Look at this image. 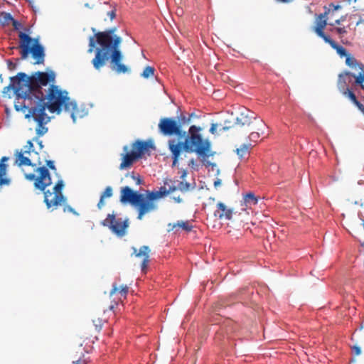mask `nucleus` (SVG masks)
I'll return each instance as SVG.
<instances>
[{"label": "nucleus", "mask_w": 364, "mask_h": 364, "mask_svg": "<svg viewBox=\"0 0 364 364\" xmlns=\"http://www.w3.org/2000/svg\"><path fill=\"white\" fill-rule=\"evenodd\" d=\"M105 205V203L104 202V198H102V197H100V200H99V202H98V203L97 205V208L99 209H102V208L104 207Z\"/></svg>", "instance_id": "obj_58"}, {"label": "nucleus", "mask_w": 364, "mask_h": 364, "mask_svg": "<svg viewBox=\"0 0 364 364\" xmlns=\"http://www.w3.org/2000/svg\"><path fill=\"white\" fill-rule=\"evenodd\" d=\"M43 99L45 104L48 105V111L51 113L60 114L63 109L70 112L77 109V102L68 96V92L61 90L59 86L51 84L46 96L40 97Z\"/></svg>", "instance_id": "obj_3"}, {"label": "nucleus", "mask_w": 364, "mask_h": 364, "mask_svg": "<svg viewBox=\"0 0 364 364\" xmlns=\"http://www.w3.org/2000/svg\"><path fill=\"white\" fill-rule=\"evenodd\" d=\"M243 200L246 205H256L258 203V198L251 192L245 194Z\"/></svg>", "instance_id": "obj_31"}, {"label": "nucleus", "mask_w": 364, "mask_h": 364, "mask_svg": "<svg viewBox=\"0 0 364 364\" xmlns=\"http://www.w3.org/2000/svg\"><path fill=\"white\" fill-rule=\"evenodd\" d=\"M117 291V287H116L115 284L113 285V288L110 291V295H113L116 291Z\"/></svg>", "instance_id": "obj_63"}, {"label": "nucleus", "mask_w": 364, "mask_h": 364, "mask_svg": "<svg viewBox=\"0 0 364 364\" xmlns=\"http://www.w3.org/2000/svg\"><path fill=\"white\" fill-rule=\"evenodd\" d=\"M64 186H65V184H64L63 181L62 179L58 180V182L55 183V185L53 187L54 195L56 193H62Z\"/></svg>", "instance_id": "obj_40"}, {"label": "nucleus", "mask_w": 364, "mask_h": 364, "mask_svg": "<svg viewBox=\"0 0 364 364\" xmlns=\"http://www.w3.org/2000/svg\"><path fill=\"white\" fill-rule=\"evenodd\" d=\"M29 77L33 86V93L36 94L37 91H41L43 87L46 86L49 82H55V73L53 70L46 73L37 71L29 76Z\"/></svg>", "instance_id": "obj_9"}, {"label": "nucleus", "mask_w": 364, "mask_h": 364, "mask_svg": "<svg viewBox=\"0 0 364 364\" xmlns=\"http://www.w3.org/2000/svg\"><path fill=\"white\" fill-rule=\"evenodd\" d=\"M200 130V127H196V125H192L189 128V135L188 136H197V135H200V134H198V131Z\"/></svg>", "instance_id": "obj_46"}, {"label": "nucleus", "mask_w": 364, "mask_h": 364, "mask_svg": "<svg viewBox=\"0 0 364 364\" xmlns=\"http://www.w3.org/2000/svg\"><path fill=\"white\" fill-rule=\"evenodd\" d=\"M32 95L33 100H36V104L34 107H30L32 101H29V103L27 105L26 102L18 104V102H15L14 109L17 112H23L25 114L26 119H30L33 118L36 122L48 124L50 120V117L46 114V110H48L49 107L45 104L43 99L39 98L38 94L32 92Z\"/></svg>", "instance_id": "obj_4"}, {"label": "nucleus", "mask_w": 364, "mask_h": 364, "mask_svg": "<svg viewBox=\"0 0 364 364\" xmlns=\"http://www.w3.org/2000/svg\"><path fill=\"white\" fill-rule=\"evenodd\" d=\"M116 28H112L109 30H107L103 32H97L95 33V37L97 38V41H99V39H102V41H107L109 38H111V36H113L114 33L116 31Z\"/></svg>", "instance_id": "obj_27"}, {"label": "nucleus", "mask_w": 364, "mask_h": 364, "mask_svg": "<svg viewBox=\"0 0 364 364\" xmlns=\"http://www.w3.org/2000/svg\"><path fill=\"white\" fill-rule=\"evenodd\" d=\"M215 154L216 152L211 150L210 141L206 139V169L208 173V180L213 183L215 188L217 189L221 186L222 181L218 178L220 171L218 163L213 159Z\"/></svg>", "instance_id": "obj_7"}, {"label": "nucleus", "mask_w": 364, "mask_h": 364, "mask_svg": "<svg viewBox=\"0 0 364 364\" xmlns=\"http://www.w3.org/2000/svg\"><path fill=\"white\" fill-rule=\"evenodd\" d=\"M179 122L173 117L161 118L158 124L159 132L164 136H173Z\"/></svg>", "instance_id": "obj_16"}, {"label": "nucleus", "mask_w": 364, "mask_h": 364, "mask_svg": "<svg viewBox=\"0 0 364 364\" xmlns=\"http://www.w3.org/2000/svg\"><path fill=\"white\" fill-rule=\"evenodd\" d=\"M132 249L133 251L132 256H135L136 257H144L141 264V269L142 272H145L149 262V252L151 251L149 247L147 245H143L139 250L135 247H132Z\"/></svg>", "instance_id": "obj_20"}, {"label": "nucleus", "mask_w": 364, "mask_h": 364, "mask_svg": "<svg viewBox=\"0 0 364 364\" xmlns=\"http://www.w3.org/2000/svg\"><path fill=\"white\" fill-rule=\"evenodd\" d=\"M23 154L24 153H23L22 151H21L18 154V155H17L18 159L16 160V163H18V165L19 166H32V167L36 166V164L33 163L28 157L23 156Z\"/></svg>", "instance_id": "obj_26"}, {"label": "nucleus", "mask_w": 364, "mask_h": 364, "mask_svg": "<svg viewBox=\"0 0 364 364\" xmlns=\"http://www.w3.org/2000/svg\"><path fill=\"white\" fill-rule=\"evenodd\" d=\"M44 193V203H46L48 208H50L52 207L53 202V192H50L49 190L42 191Z\"/></svg>", "instance_id": "obj_34"}, {"label": "nucleus", "mask_w": 364, "mask_h": 364, "mask_svg": "<svg viewBox=\"0 0 364 364\" xmlns=\"http://www.w3.org/2000/svg\"><path fill=\"white\" fill-rule=\"evenodd\" d=\"M182 127H181V123H179L178 125V128H177V131L174 134V135H176L178 136L179 138H183L184 137L185 139L186 138V136H188L187 135V133L186 131H183L182 130Z\"/></svg>", "instance_id": "obj_45"}, {"label": "nucleus", "mask_w": 364, "mask_h": 364, "mask_svg": "<svg viewBox=\"0 0 364 364\" xmlns=\"http://www.w3.org/2000/svg\"><path fill=\"white\" fill-rule=\"evenodd\" d=\"M36 123H37V127L36 129V134L38 136H42L44 134H46L48 131V127H46L45 126L46 124V123H40V122H36Z\"/></svg>", "instance_id": "obj_35"}, {"label": "nucleus", "mask_w": 364, "mask_h": 364, "mask_svg": "<svg viewBox=\"0 0 364 364\" xmlns=\"http://www.w3.org/2000/svg\"><path fill=\"white\" fill-rule=\"evenodd\" d=\"M179 123H181V127L184 124H189L191 123L190 118L186 117L185 115L181 114L177 121Z\"/></svg>", "instance_id": "obj_47"}, {"label": "nucleus", "mask_w": 364, "mask_h": 364, "mask_svg": "<svg viewBox=\"0 0 364 364\" xmlns=\"http://www.w3.org/2000/svg\"><path fill=\"white\" fill-rule=\"evenodd\" d=\"M252 149V144H242L240 148L236 149V153L238 155L240 159L245 158L250 152V150Z\"/></svg>", "instance_id": "obj_29"}, {"label": "nucleus", "mask_w": 364, "mask_h": 364, "mask_svg": "<svg viewBox=\"0 0 364 364\" xmlns=\"http://www.w3.org/2000/svg\"><path fill=\"white\" fill-rule=\"evenodd\" d=\"M123 151L124 152L121 154L122 163L119 166L120 170L131 167L134 162L140 159L138 157L134 149H132V151H129V146L127 145L124 146Z\"/></svg>", "instance_id": "obj_18"}, {"label": "nucleus", "mask_w": 364, "mask_h": 364, "mask_svg": "<svg viewBox=\"0 0 364 364\" xmlns=\"http://www.w3.org/2000/svg\"><path fill=\"white\" fill-rule=\"evenodd\" d=\"M346 64L355 70H364V65L359 63L352 55L348 54L346 57Z\"/></svg>", "instance_id": "obj_24"}, {"label": "nucleus", "mask_w": 364, "mask_h": 364, "mask_svg": "<svg viewBox=\"0 0 364 364\" xmlns=\"http://www.w3.org/2000/svg\"><path fill=\"white\" fill-rule=\"evenodd\" d=\"M341 21L338 19H336L334 23H328V25L331 26L332 28L334 27L335 25H340Z\"/></svg>", "instance_id": "obj_61"}, {"label": "nucleus", "mask_w": 364, "mask_h": 364, "mask_svg": "<svg viewBox=\"0 0 364 364\" xmlns=\"http://www.w3.org/2000/svg\"><path fill=\"white\" fill-rule=\"evenodd\" d=\"M63 211L72 213L73 215L77 216L79 215V213L74 208H73L70 205L68 204L64 205Z\"/></svg>", "instance_id": "obj_48"}, {"label": "nucleus", "mask_w": 364, "mask_h": 364, "mask_svg": "<svg viewBox=\"0 0 364 364\" xmlns=\"http://www.w3.org/2000/svg\"><path fill=\"white\" fill-rule=\"evenodd\" d=\"M352 350L355 355H358L361 353L360 348L356 346H353Z\"/></svg>", "instance_id": "obj_55"}, {"label": "nucleus", "mask_w": 364, "mask_h": 364, "mask_svg": "<svg viewBox=\"0 0 364 364\" xmlns=\"http://www.w3.org/2000/svg\"><path fill=\"white\" fill-rule=\"evenodd\" d=\"M104 226H107L117 235L122 237L126 233V229L129 227V218L122 220L116 218L114 214H108L105 220L102 222Z\"/></svg>", "instance_id": "obj_11"}, {"label": "nucleus", "mask_w": 364, "mask_h": 364, "mask_svg": "<svg viewBox=\"0 0 364 364\" xmlns=\"http://www.w3.org/2000/svg\"><path fill=\"white\" fill-rule=\"evenodd\" d=\"M20 41L26 42L31 46L33 50L32 57L37 60L36 63H43L45 58V48L43 45L39 43L38 38H31L26 33L21 32L18 35Z\"/></svg>", "instance_id": "obj_10"}, {"label": "nucleus", "mask_w": 364, "mask_h": 364, "mask_svg": "<svg viewBox=\"0 0 364 364\" xmlns=\"http://www.w3.org/2000/svg\"><path fill=\"white\" fill-rule=\"evenodd\" d=\"M354 82L355 85H358V87H360L364 90V70L363 71H359Z\"/></svg>", "instance_id": "obj_38"}, {"label": "nucleus", "mask_w": 364, "mask_h": 364, "mask_svg": "<svg viewBox=\"0 0 364 364\" xmlns=\"http://www.w3.org/2000/svg\"><path fill=\"white\" fill-rule=\"evenodd\" d=\"M357 75L350 72H343L338 75L337 87L339 91L343 93L349 90H355L358 85L354 82Z\"/></svg>", "instance_id": "obj_14"}, {"label": "nucleus", "mask_w": 364, "mask_h": 364, "mask_svg": "<svg viewBox=\"0 0 364 364\" xmlns=\"http://www.w3.org/2000/svg\"><path fill=\"white\" fill-rule=\"evenodd\" d=\"M319 38H322L325 43L329 44L332 48L336 50V53L341 57H346L349 53L347 52L346 49L343 46L338 45L333 41L330 36L327 35L324 31L323 27L321 25L317 27V31H314Z\"/></svg>", "instance_id": "obj_17"}, {"label": "nucleus", "mask_w": 364, "mask_h": 364, "mask_svg": "<svg viewBox=\"0 0 364 364\" xmlns=\"http://www.w3.org/2000/svg\"><path fill=\"white\" fill-rule=\"evenodd\" d=\"M186 175H187L186 171L183 170V173H182V174L181 176V178L184 179L186 178Z\"/></svg>", "instance_id": "obj_64"}, {"label": "nucleus", "mask_w": 364, "mask_h": 364, "mask_svg": "<svg viewBox=\"0 0 364 364\" xmlns=\"http://www.w3.org/2000/svg\"><path fill=\"white\" fill-rule=\"evenodd\" d=\"M20 48L21 49V55L22 59H26L30 53L32 55L33 50L27 43L20 41Z\"/></svg>", "instance_id": "obj_30"}, {"label": "nucleus", "mask_w": 364, "mask_h": 364, "mask_svg": "<svg viewBox=\"0 0 364 364\" xmlns=\"http://www.w3.org/2000/svg\"><path fill=\"white\" fill-rule=\"evenodd\" d=\"M236 123L235 117L225 119L223 124H220V131L226 132L232 130L234 132H238Z\"/></svg>", "instance_id": "obj_23"}, {"label": "nucleus", "mask_w": 364, "mask_h": 364, "mask_svg": "<svg viewBox=\"0 0 364 364\" xmlns=\"http://www.w3.org/2000/svg\"><path fill=\"white\" fill-rule=\"evenodd\" d=\"M39 173L36 182H34L36 189L44 191L46 188L52 184V178L48 168L46 166H39L36 170Z\"/></svg>", "instance_id": "obj_15"}, {"label": "nucleus", "mask_w": 364, "mask_h": 364, "mask_svg": "<svg viewBox=\"0 0 364 364\" xmlns=\"http://www.w3.org/2000/svg\"><path fill=\"white\" fill-rule=\"evenodd\" d=\"M260 136V133L259 132H252L249 135V139L250 141H257Z\"/></svg>", "instance_id": "obj_49"}, {"label": "nucleus", "mask_w": 364, "mask_h": 364, "mask_svg": "<svg viewBox=\"0 0 364 364\" xmlns=\"http://www.w3.org/2000/svg\"><path fill=\"white\" fill-rule=\"evenodd\" d=\"M112 188L111 186H107L106 187V188L105 189V191L102 192V193L101 194L100 197H102V198H110L112 196Z\"/></svg>", "instance_id": "obj_44"}, {"label": "nucleus", "mask_w": 364, "mask_h": 364, "mask_svg": "<svg viewBox=\"0 0 364 364\" xmlns=\"http://www.w3.org/2000/svg\"><path fill=\"white\" fill-rule=\"evenodd\" d=\"M46 166L48 168H50L53 171H56V167L55 166V163L52 160H46Z\"/></svg>", "instance_id": "obj_50"}, {"label": "nucleus", "mask_w": 364, "mask_h": 364, "mask_svg": "<svg viewBox=\"0 0 364 364\" xmlns=\"http://www.w3.org/2000/svg\"><path fill=\"white\" fill-rule=\"evenodd\" d=\"M97 42V38L95 36H90L89 38V49L88 53H92L95 47Z\"/></svg>", "instance_id": "obj_43"}, {"label": "nucleus", "mask_w": 364, "mask_h": 364, "mask_svg": "<svg viewBox=\"0 0 364 364\" xmlns=\"http://www.w3.org/2000/svg\"><path fill=\"white\" fill-rule=\"evenodd\" d=\"M31 152H33L36 154L38 155V152H37V151H36L34 150L33 143L32 142V141L28 140L27 141L26 145L24 146V147H23V153H24V154H31Z\"/></svg>", "instance_id": "obj_39"}, {"label": "nucleus", "mask_w": 364, "mask_h": 364, "mask_svg": "<svg viewBox=\"0 0 364 364\" xmlns=\"http://www.w3.org/2000/svg\"><path fill=\"white\" fill-rule=\"evenodd\" d=\"M111 42L106 44V41L102 39L97 41V44L101 48H97L95 52V57L92 59V63L96 70H100L105 64L107 60L110 59L112 64L111 68L117 73H129L131 69L126 65L122 63L123 55L119 49L122 43V38L114 35L111 36Z\"/></svg>", "instance_id": "obj_1"}, {"label": "nucleus", "mask_w": 364, "mask_h": 364, "mask_svg": "<svg viewBox=\"0 0 364 364\" xmlns=\"http://www.w3.org/2000/svg\"><path fill=\"white\" fill-rule=\"evenodd\" d=\"M190 184L188 183V182H186V183H183V182H180L178 183V189H180L181 191H186L188 188Z\"/></svg>", "instance_id": "obj_51"}, {"label": "nucleus", "mask_w": 364, "mask_h": 364, "mask_svg": "<svg viewBox=\"0 0 364 364\" xmlns=\"http://www.w3.org/2000/svg\"><path fill=\"white\" fill-rule=\"evenodd\" d=\"M154 71H155V69L154 67L146 66L144 68V70H143V72L141 73V77H142L145 79H148L151 76L154 75Z\"/></svg>", "instance_id": "obj_36"}, {"label": "nucleus", "mask_w": 364, "mask_h": 364, "mask_svg": "<svg viewBox=\"0 0 364 364\" xmlns=\"http://www.w3.org/2000/svg\"><path fill=\"white\" fill-rule=\"evenodd\" d=\"M178 189V187L175 186H170L168 189L166 188V191H168V194Z\"/></svg>", "instance_id": "obj_62"}, {"label": "nucleus", "mask_w": 364, "mask_h": 364, "mask_svg": "<svg viewBox=\"0 0 364 364\" xmlns=\"http://www.w3.org/2000/svg\"><path fill=\"white\" fill-rule=\"evenodd\" d=\"M168 194L165 186L159 188V191H147L146 196L144 194V208L145 214L157 210L158 206L154 203V200L164 198Z\"/></svg>", "instance_id": "obj_12"}, {"label": "nucleus", "mask_w": 364, "mask_h": 364, "mask_svg": "<svg viewBox=\"0 0 364 364\" xmlns=\"http://www.w3.org/2000/svg\"><path fill=\"white\" fill-rule=\"evenodd\" d=\"M11 83L3 90V94H6L13 90L16 100L23 99L25 101H33V86L30 82L29 75L20 72L16 75L10 77Z\"/></svg>", "instance_id": "obj_5"}, {"label": "nucleus", "mask_w": 364, "mask_h": 364, "mask_svg": "<svg viewBox=\"0 0 364 364\" xmlns=\"http://www.w3.org/2000/svg\"><path fill=\"white\" fill-rule=\"evenodd\" d=\"M213 215L215 218L220 220H231L232 210L230 208H228L227 206L223 203H218L217 204V209L214 211Z\"/></svg>", "instance_id": "obj_21"}, {"label": "nucleus", "mask_w": 364, "mask_h": 364, "mask_svg": "<svg viewBox=\"0 0 364 364\" xmlns=\"http://www.w3.org/2000/svg\"><path fill=\"white\" fill-rule=\"evenodd\" d=\"M132 148L134 149L135 152L137 154L138 157L140 159H141L149 149L156 150V146L154 141L151 139L146 141L137 139L132 144Z\"/></svg>", "instance_id": "obj_19"}, {"label": "nucleus", "mask_w": 364, "mask_h": 364, "mask_svg": "<svg viewBox=\"0 0 364 364\" xmlns=\"http://www.w3.org/2000/svg\"><path fill=\"white\" fill-rule=\"evenodd\" d=\"M11 23L15 29H18L19 27L21 26V23L14 18V20H12Z\"/></svg>", "instance_id": "obj_56"}, {"label": "nucleus", "mask_w": 364, "mask_h": 364, "mask_svg": "<svg viewBox=\"0 0 364 364\" xmlns=\"http://www.w3.org/2000/svg\"><path fill=\"white\" fill-rule=\"evenodd\" d=\"M24 176L27 180L34 181V182H36L37 176L34 173H25Z\"/></svg>", "instance_id": "obj_52"}, {"label": "nucleus", "mask_w": 364, "mask_h": 364, "mask_svg": "<svg viewBox=\"0 0 364 364\" xmlns=\"http://www.w3.org/2000/svg\"><path fill=\"white\" fill-rule=\"evenodd\" d=\"M67 201V198L65 196L63 195L62 193H56L53 196V202H52V207L53 206H58L60 205L61 203H65Z\"/></svg>", "instance_id": "obj_33"}, {"label": "nucleus", "mask_w": 364, "mask_h": 364, "mask_svg": "<svg viewBox=\"0 0 364 364\" xmlns=\"http://www.w3.org/2000/svg\"><path fill=\"white\" fill-rule=\"evenodd\" d=\"M168 149L173 159L172 166L178 164L179 156L183 151L187 153L196 152L203 164L205 163V140L201 135L186 136L184 141L176 142L175 139L168 141Z\"/></svg>", "instance_id": "obj_2"}, {"label": "nucleus", "mask_w": 364, "mask_h": 364, "mask_svg": "<svg viewBox=\"0 0 364 364\" xmlns=\"http://www.w3.org/2000/svg\"><path fill=\"white\" fill-rule=\"evenodd\" d=\"M135 181L136 185H141L143 183V181L141 179V177L139 174L135 176V178H132Z\"/></svg>", "instance_id": "obj_54"}, {"label": "nucleus", "mask_w": 364, "mask_h": 364, "mask_svg": "<svg viewBox=\"0 0 364 364\" xmlns=\"http://www.w3.org/2000/svg\"><path fill=\"white\" fill-rule=\"evenodd\" d=\"M8 160V157L3 156L0 161V186H9L11 183V179L5 177L6 174L7 165L4 164V162Z\"/></svg>", "instance_id": "obj_22"}, {"label": "nucleus", "mask_w": 364, "mask_h": 364, "mask_svg": "<svg viewBox=\"0 0 364 364\" xmlns=\"http://www.w3.org/2000/svg\"><path fill=\"white\" fill-rule=\"evenodd\" d=\"M168 232L171 230H173L176 228H181L183 230H184L186 232H189L192 229V225H191L188 221H183V220H179L177 223H173V224L169 223L168 225Z\"/></svg>", "instance_id": "obj_25"}, {"label": "nucleus", "mask_w": 364, "mask_h": 364, "mask_svg": "<svg viewBox=\"0 0 364 364\" xmlns=\"http://www.w3.org/2000/svg\"><path fill=\"white\" fill-rule=\"evenodd\" d=\"M107 16H109L110 19L112 20L115 18L116 14L114 10H112L107 12Z\"/></svg>", "instance_id": "obj_59"}, {"label": "nucleus", "mask_w": 364, "mask_h": 364, "mask_svg": "<svg viewBox=\"0 0 364 364\" xmlns=\"http://www.w3.org/2000/svg\"><path fill=\"white\" fill-rule=\"evenodd\" d=\"M346 97H348L353 103L358 101L355 95L353 92V90H349L342 93Z\"/></svg>", "instance_id": "obj_42"}, {"label": "nucleus", "mask_w": 364, "mask_h": 364, "mask_svg": "<svg viewBox=\"0 0 364 364\" xmlns=\"http://www.w3.org/2000/svg\"><path fill=\"white\" fill-rule=\"evenodd\" d=\"M235 117L238 132L246 130L257 120L261 125L265 126L262 119H257V115L255 112L245 107L240 109Z\"/></svg>", "instance_id": "obj_8"}, {"label": "nucleus", "mask_w": 364, "mask_h": 364, "mask_svg": "<svg viewBox=\"0 0 364 364\" xmlns=\"http://www.w3.org/2000/svg\"><path fill=\"white\" fill-rule=\"evenodd\" d=\"M12 20H14V17L10 13L4 12L0 18V23L3 25L9 24Z\"/></svg>", "instance_id": "obj_37"}, {"label": "nucleus", "mask_w": 364, "mask_h": 364, "mask_svg": "<svg viewBox=\"0 0 364 364\" xmlns=\"http://www.w3.org/2000/svg\"><path fill=\"white\" fill-rule=\"evenodd\" d=\"M341 9L342 6L341 5H336L333 3H331L328 7L325 6V11L323 13L316 15L315 24L312 27V31H317V27L320 26L321 25L323 27L324 30L328 25V20L334 16L335 11Z\"/></svg>", "instance_id": "obj_13"}, {"label": "nucleus", "mask_w": 364, "mask_h": 364, "mask_svg": "<svg viewBox=\"0 0 364 364\" xmlns=\"http://www.w3.org/2000/svg\"><path fill=\"white\" fill-rule=\"evenodd\" d=\"M8 68L10 70H13L16 68V65L11 60H9L7 61Z\"/></svg>", "instance_id": "obj_57"}, {"label": "nucleus", "mask_w": 364, "mask_h": 364, "mask_svg": "<svg viewBox=\"0 0 364 364\" xmlns=\"http://www.w3.org/2000/svg\"><path fill=\"white\" fill-rule=\"evenodd\" d=\"M30 7L32 9V10L34 12H36V6H34V1L33 0H27Z\"/></svg>", "instance_id": "obj_60"}, {"label": "nucleus", "mask_w": 364, "mask_h": 364, "mask_svg": "<svg viewBox=\"0 0 364 364\" xmlns=\"http://www.w3.org/2000/svg\"><path fill=\"white\" fill-rule=\"evenodd\" d=\"M329 31L331 32L336 33L338 36V37L341 38V42L343 43H344V41L342 38L348 33L347 28L345 26L333 27V28H331L329 29Z\"/></svg>", "instance_id": "obj_32"}, {"label": "nucleus", "mask_w": 364, "mask_h": 364, "mask_svg": "<svg viewBox=\"0 0 364 364\" xmlns=\"http://www.w3.org/2000/svg\"><path fill=\"white\" fill-rule=\"evenodd\" d=\"M70 112H71L70 117L73 119V123L76 122L77 117L82 118V117H85L86 115H87V114H88V111L85 107H81L80 109H78L77 107L76 109L70 110Z\"/></svg>", "instance_id": "obj_28"}, {"label": "nucleus", "mask_w": 364, "mask_h": 364, "mask_svg": "<svg viewBox=\"0 0 364 364\" xmlns=\"http://www.w3.org/2000/svg\"><path fill=\"white\" fill-rule=\"evenodd\" d=\"M120 202L122 204H130L138 211V220H142L144 213V194L132 190L129 186L122 187L120 190Z\"/></svg>", "instance_id": "obj_6"}, {"label": "nucleus", "mask_w": 364, "mask_h": 364, "mask_svg": "<svg viewBox=\"0 0 364 364\" xmlns=\"http://www.w3.org/2000/svg\"><path fill=\"white\" fill-rule=\"evenodd\" d=\"M219 132H220V124L212 122L209 132L213 135H218Z\"/></svg>", "instance_id": "obj_41"}, {"label": "nucleus", "mask_w": 364, "mask_h": 364, "mask_svg": "<svg viewBox=\"0 0 364 364\" xmlns=\"http://www.w3.org/2000/svg\"><path fill=\"white\" fill-rule=\"evenodd\" d=\"M122 296H126L128 293V287L127 286L122 287L119 291Z\"/></svg>", "instance_id": "obj_53"}]
</instances>
